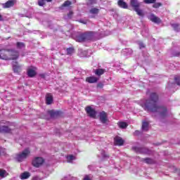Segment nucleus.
<instances>
[{"mask_svg":"<svg viewBox=\"0 0 180 180\" xmlns=\"http://www.w3.org/2000/svg\"><path fill=\"white\" fill-rule=\"evenodd\" d=\"M32 164L35 168H39V167H41L42 164H44V159L41 157H36L32 160Z\"/></svg>","mask_w":180,"mask_h":180,"instance_id":"8","label":"nucleus"},{"mask_svg":"<svg viewBox=\"0 0 180 180\" xmlns=\"http://www.w3.org/2000/svg\"><path fill=\"white\" fill-rule=\"evenodd\" d=\"M9 49H0V60L8 61L9 59Z\"/></svg>","mask_w":180,"mask_h":180,"instance_id":"6","label":"nucleus"},{"mask_svg":"<svg viewBox=\"0 0 180 180\" xmlns=\"http://www.w3.org/2000/svg\"><path fill=\"white\" fill-rule=\"evenodd\" d=\"M117 5L120 8H122V9H127V8H129L127 3H126L123 0H118Z\"/></svg>","mask_w":180,"mask_h":180,"instance_id":"19","label":"nucleus"},{"mask_svg":"<svg viewBox=\"0 0 180 180\" xmlns=\"http://www.w3.org/2000/svg\"><path fill=\"white\" fill-rule=\"evenodd\" d=\"M132 150L135 153H139L140 154H147L148 155L150 154L151 151L147 148H140L137 146L132 147Z\"/></svg>","mask_w":180,"mask_h":180,"instance_id":"7","label":"nucleus"},{"mask_svg":"<svg viewBox=\"0 0 180 180\" xmlns=\"http://www.w3.org/2000/svg\"><path fill=\"white\" fill-rule=\"evenodd\" d=\"M37 74V73L36 72V70H34L33 69L28 68L27 70V75H28V77L30 78H33V77H36Z\"/></svg>","mask_w":180,"mask_h":180,"instance_id":"18","label":"nucleus"},{"mask_svg":"<svg viewBox=\"0 0 180 180\" xmlns=\"http://www.w3.org/2000/svg\"><path fill=\"white\" fill-rule=\"evenodd\" d=\"M79 22H80V23H83V25H86V22H85L82 20H80Z\"/></svg>","mask_w":180,"mask_h":180,"instance_id":"42","label":"nucleus"},{"mask_svg":"<svg viewBox=\"0 0 180 180\" xmlns=\"http://www.w3.org/2000/svg\"><path fill=\"white\" fill-rule=\"evenodd\" d=\"M103 83H102V82H99V83H98V84H97V88H100L101 89H102V88H103Z\"/></svg>","mask_w":180,"mask_h":180,"instance_id":"38","label":"nucleus"},{"mask_svg":"<svg viewBox=\"0 0 180 180\" xmlns=\"http://www.w3.org/2000/svg\"><path fill=\"white\" fill-rule=\"evenodd\" d=\"M73 15H74V12L72 11H70L68 14V19H72Z\"/></svg>","mask_w":180,"mask_h":180,"instance_id":"33","label":"nucleus"},{"mask_svg":"<svg viewBox=\"0 0 180 180\" xmlns=\"http://www.w3.org/2000/svg\"><path fill=\"white\" fill-rule=\"evenodd\" d=\"M83 180H91V179L89 178V176L86 175V176H84V178L83 179Z\"/></svg>","mask_w":180,"mask_h":180,"instance_id":"40","label":"nucleus"},{"mask_svg":"<svg viewBox=\"0 0 180 180\" xmlns=\"http://www.w3.org/2000/svg\"><path fill=\"white\" fill-rule=\"evenodd\" d=\"M48 113L50 115L51 117H53V119H57V117H62L63 115H64L63 111H55L53 110L48 111Z\"/></svg>","mask_w":180,"mask_h":180,"instance_id":"11","label":"nucleus"},{"mask_svg":"<svg viewBox=\"0 0 180 180\" xmlns=\"http://www.w3.org/2000/svg\"><path fill=\"white\" fill-rule=\"evenodd\" d=\"M159 96L155 92L150 94L149 99L146 100L144 106L145 110L152 112V113H159L161 117H167L168 116V109L165 106H160L157 104L158 102Z\"/></svg>","mask_w":180,"mask_h":180,"instance_id":"1","label":"nucleus"},{"mask_svg":"<svg viewBox=\"0 0 180 180\" xmlns=\"http://www.w3.org/2000/svg\"><path fill=\"white\" fill-rule=\"evenodd\" d=\"M98 81H99V78L95 76H90L86 78V82H88L89 84H96Z\"/></svg>","mask_w":180,"mask_h":180,"instance_id":"15","label":"nucleus"},{"mask_svg":"<svg viewBox=\"0 0 180 180\" xmlns=\"http://www.w3.org/2000/svg\"><path fill=\"white\" fill-rule=\"evenodd\" d=\"M0 133H11V129L6 126L0 127Z\"/></svg>","mask_w":180,"mask_h":180,"instance_id":"22","label":"nucleus"},{"mask_svg":"<svg viewBox=\"0 0 180 180\" xmlns=\"http://www.w3.org/2000/svg\"><path fill=\"white\" fill-rule=\"evenodd\" d=\"M141 129L143 131H148V122L146 121L143 122Z\"/></svg>","mask_w":180,"mask_h":180,"instance_id":"26","label":"nucleus"},{"mask_svg":"<svg viewBox=\"0 0 180 180\" xmlns=\"http://www.w3.org/2000/svg\"><path fill=\"white\" fill-rule=\"evenodd\" d=\"M39 77H41V78H43L44 79V78H46V75L44 74H40Z\"/></svg>","mask_w":180,"mask_h":180,"instance_id":"41","label":"nucleus"},{"mask_svg":"<svg viewBox=\"0 0 180 180\" xmlns=\"http://www.w3.org/2000/svg\"><path fill=\"white\" fill-rule=\"evenodd\" d=\"M68 161H72L74 160V155H70L69 156L67 157Z\"/></svg>","mask_w":180,"mask_h":180,"instance_id":"36","label":"nucleus"},{"mask_svg":"<svg viewBox=\"0 0 180 180\" xmlns=\"http://www.w3.org/2000/svg\"><path fill=\"white\" fill-rule=\"evenodd\" d=\"M157 0H143L144 4H155Z\"/></svg>","mask_w":180,"mask_h":180,"instance_id":"31","label":"nucleus"},{"mask_svg":"<svg viewBox=\"0 0 180 180\" xmlns=\"http://www.w3.org/2000/svg\"><path fill=\"white\" fill-rule=\"evenodd\" d=\"M85 111L89 115V117L95 119L96 117V110L92 108L90 105H88L85 108Z\"/></svg>","mask_w":180,"mask_h":180,"instance_id":"10","label":"nucleus"},{"mask_svg":"<svg viewBox=\"0 0 180 180\" xmlns=\"http://www.w3.org/2000/svg\"><path fill=\"white\" fill-rule=\"evenodd\" d=\"M25 48H26V44H25V43L20 42V41H18L16 43V49H18V50H22V49H25Z\"/></svg>","mask_w":180,"mask_h":180,"instance_id":"23","label":"nucleus"},{"mask_svg":"<svg viewBox=\"0 0 180 180\" xmlns=\"http://www.w3.org/2000/svg\"><path fill=\"white\" fill-rule=\"evenodd\" d=\"M117 125L119 126L120 129H127V126H129L127 122H117Z\"/></svg>","mask_w":180,"mask_h":180,"instance_id":"25","label":"nucleus"},{"mask_svg":"<svg viewBox=\"0 0 180 180\" xmlns=\"http://www.w3.org/2000/svg\"><path fill=\"white\" fill-rule=\"evenodd\" d=\"M30 177V173L29 172H25L20 174V179H27Z\"/></svg>","mask_w":180,"mask_h":180,"instance_id":"24","label":"nucleus"},{"mask_svg":"<svg viewBox=\"0 0 180 180\" xmlns=\"http://www.w3.org/2000/svg\"><path fill=\"white\" fill-rule=\"evenodd\" d=\"M149 20L153 23H156L157 25H160V23H162V20L161 18H158L157 15L154 14H150L149 15Z\"/></svg>","mask_w":180,"mask_h":180,"instance_id":"14","label":"nucleus"},{"mask_svg":"<svg viewBox=\"0 0 180 180\" xmlns=\"http://www.w3.org/2000/svg\"><path fill=\"white\" fill-rule=\"evenodd\" d=\"M72 2L70 1H65L60 7V9H63V8H65V6H70V5H72Z\"/></svg>","mask_w":180,"mask_h":180,"instance_id":"28","label":"nucleus"},{"mask_svg":"<svg viewBox=\"0 0 180 180\" xmlns=\"http://www.w3.org/2000/svg\"><path fill=\"white\" fill-rule=\"evenodd\" d=\"M12 65H13V70L16 74H19V72H20V71H22V66L20 65H19V62L13 61L12 63Z\"/></svg>","mask_w":180,"mask_h":180,"instance_id":"13","label":"nucleus"},{"mask_svg":"<svg viewBox=\"0 0 180 180\" xmlns=\"http://www.w3.org/2000/svg\"><path fill=\"white\" fill-rule=\"evenodd\" d=\"M114 144L115 146H123L124 144V140L120 136H115L114 138Z\"/></svg>","mask_w":180,"mask_h":180,"instance_id":"16","label":"nucleus"},{"mask_svg":"<svg viewBox=\"0 0 180 180\" xmlns=\"http://www.w3.org/2000/svg\"><path fill=\"white\" fill-rule=\"evenodd\" d=\"M16 4V0H8L6 3L1 4L4 9H8L9 8H13Z\"/></svg>","mask_w":180,"mask_h":180,"instance_id":"12","label":"nucleus"},{"mask_svg":"<svg viewBox=\"0 0 180 180\" xmlns=\"http://www.w3.org/2000/svg\"><path fill=\"white\" fill-rule=\"evenodd\" d=\"M139 44V49H145L146 44H144V43L140 42Z\"/></svg>","mask_w":180,"mask_h":180,"instance_id":"37","label":"nucleus"},{"mask_svg":"<svg viewBox=\"0 0 180 180\" xmlns=\"http://www.w3.org/2000/svg\"><path fill=\"white\" fill-rule=\"evenodd\" d=\"M53 95L50 93H47L46 95V105H51L53 103Z\"/></svg>","mask_w":180,"mask_h":180,"instance_id":"17","label":"nucleus"},{"mask_svg":"<svg viewBox=\"0 0 180 180\" xmlns=\"http://www.w3.org/2000/svg\"><path fill=\"white\" fill-rule=\"evenodd\" d=\"M174 26H178V25L175 24Z\"/></svg>","mask_w":180,"mask_h":180,"instance_id":"46","label":"nucleus"},{"mask_svg":"<svg viewBox=\"0 0 180 180\" xmlns=\"http://www.w3.org/2000/svg\"><path fill=\"white\" fill-rule=\"evenodd\" d=\"M174 81H176V85L180 86V77H174Z\"/></svg>","mask_w":180,"mask_h":180,"instance_id":"34","label":"nucleus"},{"mask_svg":"<svg viewBox=\"0 0 180 180\" xmlns=\"http://www.w3.org/2000/svg\"><path fill=\"white\" fill-rule=\"evenodd\" d=\"M4 21V17H2V15L0 14V22Z\"/></svg>","mask_w":180,"mask_h":180,"instance_id":"43","label":"nucleus"},{"mask_svg":"<svg viewBox=\"0 0 180 180\" xmlns=\"http://www.w3.org/2000/svg\"><path fill=\"white\" fill-rule=\"evenodd\" d=\"M141 161L143 162H146V164H149V165L155 164V161H154V160L150 158H143Z\"/></svg>","mask_w":180,"mask_h":180,"instance_id":"21","label":"nucleus"},{"mask_svg":"<svg viewBox=\"0 0 180 180\" xmlns=\"http://www.w3.org/2000/svg\"><path fill=\"white\" fill-rule=\"evenodd\" d=\"M103 156L105 158H109V155L104 154V155H103Z\"/></svg>","mask_w":180,"mask_h":180,"instance_id":"44","label":"nucleus"},{"mask_svg":"<svg viewBox=\"0 0 180 180\" xmlns=\"http://www.w3.org/2000/svg\"><path fill=\"white\" fill-rule=\"evenodd\" d=\"M5 174H6V170L0 169V176L1 178H5Z\"/></svg>","mask_w":180,"mask_h":180,"instance_id":"32","label":"nucleus"},{"mask_svg":"<svg viewBox=\"0 0 180 180\" xmlns=\"http://www.w3.org/2000/svg\"><path fill=\"white\" fill-rule=\"evenodd\" d=\"M139 134H140V131L139 130L135 131L134 133V136H139Z\"/></svg>","mask_w":180,"mask_h":180,"instance_id":"39","label":"nucleus"},{"mask_svg":"<svg viewBox=\"0 0 180 180\" xmlns=\"http://www.w3.org/2000/svg\"><path fill=\"white\" fill-rule=\"evenodd\" d=\"M20 54L17 50L8 49V61H14L19 58Z\"/></svg>","mask_w":180,"mask_h":180,"instance_id":"4","label":"nucleus"},{"mask_svg":"<svg viewBox=\"0 0 180 180\" xmlns=\"http://www.w3.org/2000/svg\"><path fill=\"white\" fill-rule=\"evenodd\" d=\"M89 12L91 15H98V13H99V9L97 8H92L90 9Z\"/></svg>","mask_w":180,"mask_h":180,"instance_id":"29","label":"nucleus"},{"mask_svg":"<svg viewBox=\"0 0 180 180\" xmlns=\"http://www.w3.org/2000/svg\"><path fill=\"white\" fill-rule=\"evenodd\" d=\"M30 154V150H29V148H25L21 153L17 155V160L18 161V162H22L23 160L27 158Z\"/></svg>","mask_w":180,"mask_h":180,"instance_id":"5","label":"nucleus"},{"mask_svg":"<svg viewBox=\"0 0 180 180\" xmlns=\"http://www.w3.org/2000/svg\"><path fill=\"white\" fill-rule=\"evenodd\" d=\"M68 56H71L72 54H74L75 49L74 47H70L66 49Z\"/></svg>","mask_w":180,"mask_h":180,"instance_id":"27","label":"nucleus"},{"mask_svg":"<svg viewBox=\"0 0 180 180\" xmlns=\"http://www.w3.org/2000/svg\"><path fill=\"white\" fill-rule=\"evenodd\" d=\"M106 72V70L98 68L94 70L95 75H97V77H101V75H103Z\"/></svg>","mask_w":180,"mask_h":180,"instance_id":"20","label":"nucleus"},{"mask_svg":"<svg viewBox=\"0 0 180 180\" xmlns=\"http://www.w3.org/2000/svg\"><path fill=\"white\" fill-rule=\"evenodd\" d=\"M162 6V3H153V8L155 9H158V8Z\"/></svg>","mask_w":180,"mask_h":180,"instance_id":"30","label":"nucleus"},{"mask_svg":"<svg viewBox=\"0 0 180 180\" xmlns=\"http://www.w3.org/2000/svg\"><path fill=\"white\" fill-rule=\"evenodd\" d=\"M98 117L101 123H102L103 124H106V123H109V119H108V114L106 113V112H101L99 113Z\"/></svg>","mask_w":180,"mask_h":180,"instance_id":"9","label":"nucleus"},{"mask_svg":"<svg viewBox=\"0 0 180 180\" xmlns=\"http://www.w3.org/2000/svg\"><path fill=\"white\" fill-rule=\"evenodd\" d=\"M95 36V32L89 31L79 34L75 37V41L77 43H84L85 41H91Z\"/></svg>","mask_w":180,"mask_h":180,"instance_id":"2","label":"nucleus"},{"mask_svg":"<svg viewBox=\"0 0 180 180\" xmlns=\"http://www.w3.org/2000/svg\"><path fill=\"white\" fill-rule=\"evenodd\" d=\"M45 4L46 3L44 2V0H40L38 1V5L39 6H44Z\"/></svg>","mask_w":180,"mask_h":180,"instance_id":"35","label":"nucleus"},{"mask_svg":"<svg viewBox=\"0 0 180 180\" xmlns=\"http://www.w3.org/2000/svg\"><path fill=\"white\" fill-rule=\"evenodd\" d=\"M130 6L133 8L134 11L136 12L139 16H144V11L140 9L141 4L139 0H130Z\"/></svg>","mask_w":180,"mask_h":180,"instance_id":"3","label":"nucleus"},{"mask_svg":"<svg viewBox=\"0 0 180 180\" xmlns=\"http://www.w3.org/2000/svg\"><path fill=\"white\" fill-rule=\"evenodd\" d=\"M47 2H51L52 0H46Z\"/></svg>","mask_w":180,"mask_h":180,"instance_id":"45","label":"nucleus"}]
</instances>
